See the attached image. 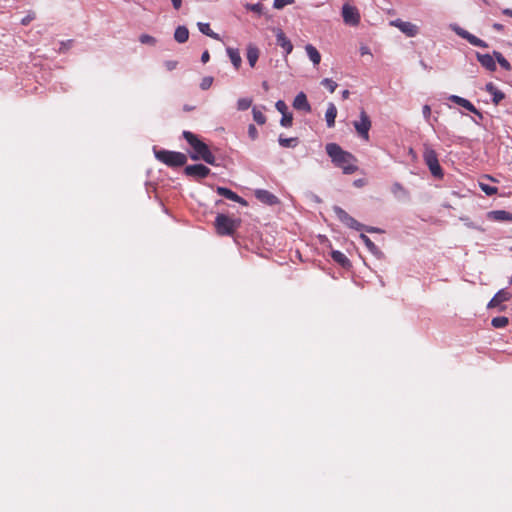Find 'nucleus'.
Masks as SVG:
<instances>
[{"mask_svg":"<svg viewBox=\"0 0 512 512\" xmlns=\"http://www.w3.org/2000/svg\"><path fill=\"white\" fill-rule=\"evenodd\" d=\"M326 153L331 158L332 163L341 168L344 174H353L357 171L356 157L348 151L343 150L336 143H328L325 147Z\"/></svg>","mask_w":512,"mask_h":512,"instance_id":"nucleus-1","label":"nucleus"},{"mask_svg":"<svg viewBox=\"0 0 512 512\" xmlns=\"http://www.w3.org/2000/svg\"><path fill=\"white\" fill-rule=\"evenodd\" d=\"M183 137L193 149V153L191 154V158L193 160L202 159L210 165L215 164L216 158L210 151L207 144L201 141L194 133L190 131H183Z\"/></svg>","mask_w":512,"mask_h":512,"instance_id":"nucleus-2","label":"nucleus"},{"mask_svg":"<svg viewBox=\"0 0 512 512\" xmlns=\"http://www.w3.org/2000/svg\"><path fill=\"white\" fill-rule=\"evenodd\" d=\"M155 157L169 167H181L187 162V157L182 152L169 150H154Z\"/></svg>","mask_w":512,"mask_h":512,"instance_id":"nucleus-3","label":"nucleus"},{"mask_svg":"<svg viewBox=\"0 0 512 512\" xmlns=\"http://www.w3.org/2000/svg\"><path fill=\"white\" fill-rule=\"evenodd\" d=\"M423 160L434 177L443 178L444 173L439 164L437 153L427 144L424 145Z\"/></svg>","mask_w":512,"mask_h":512,"instance_id":"nucleus-4","label":"nucleus"},{"mask_svg":"<svg viewBox=\"0 0 512 512\" xmlns=\"http://www.w3.org/2000/svg\"><path fill=\"white\" fill-rule=\"evenodd\" d=\"M240 225V221L228 217L225 214H218L215 218V228L219 235H232Z\"/></svg>","mask_w":512,"mask_h":512,"instance_id":"nucleus-5","label":"nucleus"},{"mask_svg":"<svg viewBox=\"0 0 512 512\" xmlns=\"http://www.w3.org/2000/svg\"><path fill=\"white\" fill-rule=\"evenodd\" d=\"M354 128L363 140L368 141L369 140V130L371 129V120L370 117L367 115L365 110H361L359 114V120L354 121L353 123Z\"/></svg>","mask_w":512,"mask_h":512,"instance_id":"nucleus-6","label":"nucleus"},{"mask_svg":"<svg viewBox=\"0 0 512 512\" xmlns=\"http://www.w3.org/2000/svg\"><path fill=\"white\" fill-rule=\"evenodd\" d=\"M342 17L344 23L350 26H357L361 20L359 10L348 3L342 6Z\"/></svg>","mask_w":512,"mask_h":512,"instance_id":"nucleus-7","label":"nucleus"},{"mask_svg":"<svg viewBox=\"0 0 512 512\" xmlns=\"http://www.w3.org/2000/svg\"><path fill=\"white\" fill-rule=\"evenodd\" d=\"M389 25L398 28L407 37H415L419 33V27L417 25L399 18L391 20Z\"/></svg>","mask_w":512,"mask_h":512,"instance_id":"nucleus-8","label":"nucleus"},{"mask_svg":"<svg viewBox=\"0 0 512 512\" xmlns=\"http://www.w3.org/2000/svg\"><path fill=\"white\" fill-rule=\"evenodd\" d=\"M184 172L187 176L199 180L207 177L210 173V169L203 164H193L187 165Z\"/></svg>","mask_w":512,"mask_h":512,"instance_id":"nucleus-9","label":"nucleus"},{"mask_svg":"<svg viewBox=\"0 0 512 512\" xmlns=\"http://www.w3.org/2000/svg\"><path fill=\"white\" fill-rule=\"evenodd\" d=\"M512 297L511 293L505 289L499 290L489 301L487 307L488 308H498V311H503L505 306L502 305L503 302L510 300Z\"/></svg>","mask_w":512,"mask_h":512,"instance_id":"nucleus-10","label":"nucleus"},{"mask_svg":"<svg viewBox=\"0 0 512 512\" xmlns=\"http://www.w3.org/2000/svg\"><path fill=\"white\" fill-rule=\"evenodd\" d=\"M453 30L455 31V33L460 36L461 38L467 40L471 45L473 46H477V47H481V48H487L488 47V44L483 41L482 39L476 37L475 35L471 34L470 32H468L467 30L459 27V26H455L453 28Z\"/></svg>","mask_w":512,"mask_h":512,"instance_id":"nucleus-11","label":"nucleus"},{"mask_svg":"<svg viewBox=\"0 0 512 512\" xmlns=\"http://www.w3.org/2000/svg\"><path fill=\"white\" fill-rule=\"evenodd\" d=\"M448 99L457 105L465 108L466 110L475 114L480 120L483 119V114L475 107V105L469 100L460 97L458 95H450Z\"/></svg>","mask_w":512,"mask_h":512,"instance_id":"nucleus-12","label":"nucleus"},{"mask_svg":"<svg viewBox=\"0 0 512 512\" xmlns=\"http://www.w3.org/2000/svg\"><path fill=\"white\" fill-rule=\"evenodd\" d=\"M254 196L261 203L273 206L279 203V199L276 195L265 189H256Z\"/></svg>","mask_w":512,"mask_h":512,"instance_id":"nucleus-13","label":"nucleus"},{"mask_svg":"<svg viewBox=\"0 0 512 512\" xmlns=\"http://www.w3.org/2000/svg\"><path fill=\"white\" fill-rule=\"evenodd\" d=\"M275 36L276 43L283 49L284 55H289L293 50V45L291 41L280 28L275 29Z\"/></svg>","mask_w":512,"mask_h":512,"instance_id":"nucleus-14","label":"nucleus"},{"mask_svg":"<svg viewBox=\"0 0 512 512\" xmlns=\"http://www.w3.org/2000/svg\"><path fill=\"white\" fill-rule=\"evenodd\" d=\"M216 192L218 195L225 197L226 199L237 202L243 206H247V201L229 188L219 186L217 187Z\"/></svg>","mask_w":512,"mask_h":512,"instance_id":"nucleus-15","label":"nucleus"},{"mask_svg":"<svg viewBox=\"0 0 512 512\" xmlns=\"http://www.w3.org/2000/svg\"><path fill=\"white\" fill-rule=\"evenodd\" d=\"M293 107L296 110L304 111L306 113L311 112V105L307 99V96L304 92H299L294 100H293Z\"/></svg>","mask_w":512,"mask_h":512,"instance_id":"nucleus-16","label":"nucleus"},{"mask_svg":"<svg viewBox=\"0 0 512 512\" xmlns=\"http://www.w3.org/2000/svg\"><path fill=\"white\" fill-rule=\"evenodd\" d=\"M476 58L479 61V63L488 71H496L497 66L494 60V56H491L490 54H481L479 52H476Z\"/></svg>","mask_w":512,"mask_h":512,"instance_id":"nucleus-17","label":"nucleus"},{"mask_svg":"<svg viewBox=\"0 0 512 512\" xmlns=\"http://www.w3.org/2000/svg\"><path fill=\"white\" fill-rule=\"evenodd\" d=\"M360 239L362 240L368 251L377 259H382L384 257L383 252L375 245V243L367 235L361 233Z\"/></svg>","mask_w":512,"mask_h":512,"instance_id":"nucleus-18","label":"nucleus"},{"mask_svg":"<svg viewBox=\"0 0 512 512\" xmlns=\"http://www.w3.org/2000/svg\"><path fill=\"white\" fill-rule=\"evenodd\" d=\"M259 55H260L259 48L255 44L249 43L246 48V58L249 63V66L251 68L255 67V65L259 59Z\"/></svg>","mask_w":512,"mask_h":512,"instance_id":"nucleus-19","label":"nucleus"},{"mask_svg":"<svg viewBox=\"0 0 512 512\" xmlns=\"http://www.w3.org/2000/svg\"><path fill=\"white\" fill-rule=\"evenodd\" d=\"M337 116V108L334 103L329 102L325 112V120L327 127L332 128L335 126V119Z\"/></svg>","mask_w":512,"mask_h":512,"instance_id":"nucleus-20","label":"nucleus"},{"mask_svg":"<svg viewBox=\"0 0 512 512\" xmlns=\"http://www.w3.org/2000/svg\"><path fill=\"white\" fill-rule=\"evenodd\" d=\"M227 55L229 56L231 63L234 68L238 70L241 67L242 59L239 53V50L236 48L228 47L226 49Z\"/></svg>","mask_w":512,"mask_h":512,"instance_id":"nucleus-21","label":"nucleus"},{"mask_svg":"<svg viewBox=\"0 0 512 512\" xmlns=\"http://www.w3.org/2000/svg\"><path fill=\"white\" fill-rule=\"evenodd\" d=\"M331 258L336 263H338L340 266H342L343 268H347L350 266L349 259L346 257V255L343 252H341L339 250H333L331 252Z\"/></svg>","mask_w":512,"mask_h":512,"instance_id":"nucleus-22","label":"nucleus"},{"mask_svg":"<svg viewBox=\"0 0 512 512\" xmlns=\"http://www.w3.org/2000/svg\"><path fill=\"white\" fill-rule=\"evenodd\" d=\"M189 38V30L186 26L180 25L175 29L174 39L178 43H185Z\"/></svg>","mask_w":512,"mask_h":512,"instance_id":"nucleus-23","label":"nucleus"},{"mask_svg":"<svg viewBox=\"0 0 512 512\" xmlns=\"http://www.w3.org/2000/svg\"><path fill=\"white\" fill-rule=\"evenodd\" d=\"M305 51L307 53V56L313 63V65H318L320 63L321 55H320L319 51L312 44H307L305 46Z\"/></svg>","mask_w":512,"mask_h":512,"instance_id":"nucleus-24","label":"nucleus"},{"mask_svg":"<svg viewBox=\"0 0 512 512\" xmlns=\"http://www.w3.org/2000/svg\"><path fill=\"white\" fill-rule=\"evenodd\" d=\"M197 26H198L199 31L201 33H203L204 35L209 36V37H211V38H213L215 40H219L220 39L219 34L213 32L211 30L209 23L198 22Z\"/></svg>","mask_w":512,"mask_h":512,"instance_id":"nucleus-25","label":"nucleus"},{"mask_svg":"<svg viewBox=\"0 0 512 512\" xmlns=\"http://www.w3.org/2000/svg\"><path fill=\"white\" fill-rule=\"evenodd\" d=\"M298 142L297 137L286 138L283 135H280L278 138L279 145L284 148H294L298 145Z\"/></svg>","mask_w":512,"mask_h":512,"instance_id":"nucleus-26","label":"nucleus"},{"mask_svg":"<svg viewBox=\"0 0 512 512\" xmlns=\"http://www.w3.org/2000/svg\"><path fill=\"white\" fill-rule=\"evenodd\" d=\"M391 192L395 197H407L408 191L399 182H395L391 186Z\"/></svg>","mask_w":512,"mask_h":512,"instance_id":"nucleus-27","label":"nucleus"},{"mask_svg":"<svg viewBox=\"0 0 512 512\" xmlns=\"http://www.w3.org/2000/svg\"><path fill=\"white\" fill-rule=\"evenodd\" d=\"M493 56L495 57V59L497 60V62L499 63V65L506 71H510L511 70V65L509 63V61L498 51H494L493 52Z\"/></svg>","mask_w":512,"mask_h":512,"instance_id":"nucleus-28","label":"nucleus"},{"mask_svg":"<svg viewBox=\"0 0 512 512\" xmlns=\"http://www.w3.org/2000/svg\"><path fill=\"white\" fill-rule=\"evenodd\" d=\"M333 211L337 218L345 225L346 222L349 220L350 215L339 206H333Z\"/></svg>","mask_w":512,"mask_h":512,"instance_id":"nucleus-29","label":"nucleus"},{"mask_svg":"<svg viewBox=\"0 0 512 512\" xmlns=\"http://www.w3.org/2000/svg\"><path fill=\"white\" fill-rule=\"evenodd\" d=\"M333 211L337 218L345 225L346 222L349 220L350 215L339 206H333Z\"/></svg>","mask_w":512,"mask_h":512,"instance_id":"nucleus-30","label":"nucleus"},{"mask_svg":"<svg viewBox=\"0 0 512 512\" xmlns=\"http://www.w3.org/2000/svg\"><path fill=\"white\" fill-rule=\"evenodd\" d=\"M252 115L254 121L259 124L263 125L266 123V116L263 114L261 110H259L257 107H253L252 109Z\"/></svg>","mask_w":512,"mask_h":512,"instance_id":"nucleus-31","label":"nucleus"},{"mask_svg":"<svg viewBox=\"0 0 512 512\" xmlns=\"http://www.w3.org/2000/svg\"><path fill=\"white\" fill-rule=\"evenodd\" d=\"M491 324L495 328H504L508 324V318L505 316H499L492 319Z\"/></svg>","mask_w":512,"mask_h":512,"instance_id":"nucleus-32","label":"nucleus"},{"mask_svg":"<svg viewBox=\"0 0 512 512\" xmlns=\"http://www.w3.org/2000/svg\"><path fill=\"white\" fill-rule=\"evenodd\" d=\"M293 124V115L292 113H284L280 119V125L285 128L291 127Z\"/></svg>","mask_w":512,"mask_h":512,"instance_id":"nucleus-33","label":"nucleus"},{"mask_svg":"<svg viewBox=\"0 0 512 512\" xmlns=\"http://www.w3.org/2000/svg\"><path fill=\"white\" fill-rule=\"evenodd\" d=\"M495 219L503 221H512V213L505 210L494 211Z\"/></svg>","mask_w":512,"mask_h":512,"instance_id":"nucleus-34","label":"nucleus"},{"mask_svg":"<svg viewBox=\"0 0 512 512\" xmlns=\"http://www.w3.org/2000/svg\"><path fill=\"white\" fill-rule=\"evenodd\" d=\"M252 104L251 98H239L237 101V109L239 111L247 110Z\"/></svg>","mask_w":512,"mask_h":512,"instance_id":"nucleus-35","label":"nucleus"},{"mask_svg":"<svg viewBox=\"0 0 512 512\" xmlns=\"http://www.w3.org/2000/svg\"><path fill=\"white\" fill-rule=\"evenodd\" d=\"M347 227L354 229L356 231H361L364 229V225L350 216L349 220L345 224Z\"/></svg>","mask_w":512,"mask_h":512,"instance_id":"nucleus-36","label":"nucleus"},{"mask_svg":"<svg viewBox=\"0 0 512 512\" xmlns=\"http://www.w3.org/2000/svg\"><path fill=\"white\" fill-rule=\"evenodd\" d=\"M481 190L487 195V196H493L497 193L498 189L495 186H490L488 184L480 183L479 184Z\"/></svg>","mask_w":512,"mask_h":512,"instance_id":"nucleus-37","label":"nucleus"},{"mask_svg":"<svg viewBox=\"0 0 512 512\" xmlns=\"http://www.w3.org/2000/svg\"><path fill=\"white\" fill-rule=\"evenodd\" d=\"M321 85H323L324 87H326L331 93H333L336 88H337V83L330 79V78H324L322 81H321Z\"/></svg>","mask_w":512,"mask_h":512,"instance_id":"nucleus-38","label":"nucleus"},{"mask_svg":"<svg viewBox=\"0 0 512 512\" xmlns=\"http://www.w3.org/2000/svg\"><path fill=\"white\" fill-rule=\"evenodd\" d=\"M139 41L142 44H147V45H152V46L155 45L157 42L156 39L149 34H141L139 37Z\"/></svg>","mask_w":512,"mask_h":512,"instance_id":"nucleus-39","label":"nucleus"},{"mask_svg":"<svg viewBox=\"0 0 512 512\" xmlns=\"http://www.w3.org/2000/svg\"><path fill=\"white\" fill-rule=\"evenodd\" d=\"M245 8L247 10H250V11L254 12V13H257L258 15H261L262 12H263V5L261 3H256V4H249V3H247L245 5Z\"/></svg>","mask_w":512,"mask_h":512,"instance_id":"nucleus-40","label":"nucleus"},{"mask_svg":"<svg viewBox=\"0 0 512 512\" xmlns=\"http://www.w3.org/2000/svg\"><path fill=\"white\" fill-rule=\"evenodd\" d=\"M212 83H213V77L206 76L202 79V81L200 83V88L202 90H207L211 87Z\"/></svg>","mask_w":512,"mask_h":512,"instance_id":"nucleus-41","label":"nucleus"},{"mask_svg":"<svg viewBox=\"0 0 512 512\" xmlns=\"http://www.w3.org/2000/svg\"><path fill=\"white\" fill-rule=\"evenodd\" d=\"M294 3V0H274L273 7L275 9H282L286 5Z\"/></svg>","mask_w":512,"mask_h":512,"instance_id":"nucleus-42","label":"nucleus"},{"mask_svg":"<svg viewBox=\"0 0 512 512\" xmlns=\"http://www.w3.org/2000/svg\"><path fill=\"white\" fill-rule=\"evenodd\" d=\"M275 108L277 109V111H279L281 114H284V113H288V107L286 105V103L283 101V100H278L276 103H275Z\"/></svg>","mask_w":512,"mask_h":512,"instance_id":"nucleus-43","label":"nucleus"},{"mask_svg":"<svg viewBox=\"0 0 512 512\" xmlns=\"http://www.w3.org/2000/svg\"><path fill=\"white\" fill-rule=\"evenodd\" d=\"M248 136L251 140H256L258 138V130L254 124L248 125Z\"/></svg>","mask_w":512,"mask_h":512,"instance_id":"nucleus-44","label":"nucleus"},{"mask_svg":"<svg viewBox=\"0 0 512 512\" xmlns=\"http://www.w3.org/2000/svg\"><path fill=\"white\" fill-rule=\"evenodd\" d=\"M491 95L493 96V102L495 104H498L504 98V94L498 89L495 90Z\"/></svg>","mask_w":512,"mask_h":512,"instance_id":"nucleus-45","label":"nucleus"},{"mask_svg":"<svg viewBox=\"0 0 512 512\" xmlns=\"http://www.w3.org/2000/svg\"><path fill=\"white\" fill-rule=\"evenodd\" d=\"M422 113H423V116L424 118L427 120V121H430V116H431V108L429 105H424L423 108H422Z\"/></svg>","mask_w":512,"mask_h":512,"instance_id":"nucleus-46","label":"nucleus"},{"mask_svg":"<svg viewBox=\"0 0 512 512\" xmlns=\"http://www.w3.org/2000/svg\"><path fill=\"white\" fill-rule=\"evenodd\" d=\"M164 65L167 68V70L172 71L177 67L178 62L174 61V60H168V61H165Z\"/></svg>","mask_w":512,"mask_h":512,"instance_id":"nucleus-47","label":"nucleus"},{"mask_svg":"<svg viewBox=\"0 0 512 512\" xmlns=\"http://www.w3.org/2000/svg\"><path fill=\"white\" fill-rule=\"evenodd\" d=\"M71 42H72L71 40H68L67 42L62 41L60 43L59 52H62L63 50L68 49L71 45Z\"/></svg>","mask_w":512,"mask_h":512,"instance_id":"nucleus-48","label":"nucleus"},{"mask_svg":"<svg viewBox=\"0 0 512 512\" xmlns=\"http://www.w3.org/2000/svg\"><path fill=\"white\" fill-rule=\"evenodd\" d=\"M485 89L490 94H492L495 90H497V88L495 87V85L492 82L487 83L485 86Z\"/></svg>","mask_w":512,"mask_h":512,"instance_id":"nucleus-49","label":"nucleus"},{"mask_svg":"<svg viewBox=\"0 0 512 512\" xmlns=\"http://www.w3.org/2000/svg\"><path fill=\"white\" fill-rule=\"evenodd\" d=\"M209 59H210V54H209V52L206 50V51H204V52L202 53V55H201V61H202L203 63H207V62L209 61Z\"/></svg>","mask_w":512,"mask_h":512,"instance_id":"nucleus-50","label":"nucleus"},{"mask_svg":"<svg viewBox=\"0 0 512 512\" xmlns=\"http://www.w3.org/2000/svg\"><path fill=\"white\" fill-rule=\"evenodd\" d=\"M364 229H365L367 232H369V233L380 232V229H379V228L371 227V226H364Z\"/></svg>","mask_w":512,"mask_h":512,"instance_id":"nucleus-51","label":"nucleus"},{"mask_svg":"<svg viewBox=\"0 0 512 512\" xmlns=\"http://www.w3.org/2000/svg\"><path fill=\"white\" fill-rule=\"evenodd\" d=\"M173 7L178 10L182 5V0H171Z\"/></svg>","mask_w":512,"mask_h":512,"instance_id":"nucleus-52","label":"nucleus"},{"mask_svg":"<svg viewBox=\"0 0 512 512\" xmlns=\"http://www.w3.org/2000/svg\"><path fill=\"white\" fill-rule=\"evenodd\" d=\"M32 19H33V17H32V16H30V15H28V16L24 17V18L21 20V23H22L23 25H27V24H28Z\"/></svg>","mask_w":512,"mask_h":512,"instance_id":"nucleus-53","label":"nucleus"},{"mask_svg":"<svg viewBox=\"0 0 512 512\" xmlns=\"http://www.w3.org/2000/svg\"><path fill=\"white\" fill-rule=\"evenodd\" d=\"M360 53H361V55L370 54V50L367 46H362L360 48Z\"/></svg>","mask_w":512,"mask_h":512,"instance_id":"nucleus-54","label":"nucleus"},{"mask_svg":"<svg viewBox=\"0 0 512 512\" xmlns=\"http://www.w3.org/2000/svg\"><path fill=\"white\" fill-rule=\"evenodd\" d=\"M503 14L506 16L512 17V9H509V8L504 9Z\"/></svg>","mask_w":512,"mask_h":512,"instance_id":"nucleus-55","label":"nucleus"},{"mask_svg":"<svg viewBox=\"0 0 512 512\" xmlns=\"http://www.w3.org/2000/svg\"><path fill=\"white\" fill-rule=\"evenodd\" d=\"M493 28H494L495 30L500 31V30H502V29H503V25H502V24H500V23H494V24H493Z\"/></svg>","mask_w":512,"mask_h":512,"instance_id":"nucleus-56","label":"nucleus"},{"mask_svg":"<svg viewBox=\"0 0 512 512\" xmlns=\"http://www.w3.org/2000/svg\"><path fill=\"white\" fill-rule=\"evenodd\" d=\"M350 95V92L348 90H343L341 93V96L343 99H347Z\"/></svg>","mask_w":512,"mask_h":512,"instance_id":"nucleus-57","label":"nucleus"},{"mask_svg":"<svg viewBox=\"0 0 512 512\" xmlns=\"http://www.w3.org/2000/svg\"><path fill=\"white\" fill-rule=\"evenodd\" d=\"M354 185L357 187H361L363 185V182H362V180L358 179V180L354 181Z\"/></svg>","mask_w":512,"mask_h":512,"instance_id":"nucleus-58","label":"nucleus"},{"mask_svg":"<svg viewBox=\"0 0 512 512\" xmlns=\"http://www.w3.org/2000/svg\"><path fill=\"white\" fill-rule=\"evenodd\" d=\"M420 64H421V66H422L424 69H429V67L427 66V64H426L424 61H420Z\"/></svg>","mask_w":512,"mask_h":512,"instance_id":"nucleus-59","label":"nucleus"}]
</instances>
